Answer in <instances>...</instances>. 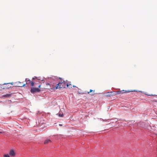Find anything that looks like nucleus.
Returning <instances> with one entry per match:
<instances>
[{
	"label": "nucleus",
	"mask_w": 157,
	"mask_h": 157,
	"mask_svg": "<svg viewBox=\"0 0 157 157\" xmlns=\"http://www.w3.org/2000/svg\"><path fill=\"white\" fill-rule=\"evenodd\" d=\"M67 82L65 81H61L56 85V86L55 88L56 89H58L61 88H64L66 85Z\"/></svg>",
	"instance_id": "obj_1"
},
{
	"label": "nucleus",
	"mask_w": 157,
	"mask_h": 157,
	"mask_svg": "<svg viewBox=\"0 0 157 157\" xmlns=\"http://www.w3.org/2000/svg\"><path fill=\"white\" fill-rule=\"evenodd\" d=\"M30 91L32 93H34L36 92H39L40 91V90L39 88L32 87L31 88Z\"/></svg>",
	"instance_id": "obj_2"
},
{
	"label": "nucleus",
	"mask_w": 157,
	"mask_h": 157,
	"mask_svg": "<svg viewBox=\"0 0 157 157\" xmlns=\"http://www.w3.org/2000/svg\"><path fill=\"white\" fill-rule=\"evenodd\" d=\"M10 155L12 157H14L16 155V153L13 150H10L9 152Z\"/></svg>",
	"instance_id": "obj_3"
},
{
	"label": "nucleus",
	"mask_w": 157,
	"mask_h": 157,
	"mask_svg": "<svg viewBox=\"0 0 157 157\" xmlns=\"http://www.w3.org/2000/svg\"><path fill=\"white\" fill-rule=\"evenodd\" d=\"M16 86L22 87L24 86L25 85V84H22L21 82H16Z\"/></svg>",
	"instance_id": "obj_4"
},
{
	"label": "nucleus",
	"mask_w": 157,
	"mask_h": 157,
	"mask_svg": "<svg viewBox=\"0 0 157 157\" xmlns=\"http://www.w3.org/2000/svg\"><path fill=\"white\" fill-rule=\"evenodd\" d=\"M113 92H109L107 93H106L105 94V97H110L112 95H113Z\"/></svg>",
	"instance_id": "obj_5"
},
{
	"label": "nucleus",
	"mask_w": 157,
	"mask_h": 157,
	"mask_svg": "<svg viewBox=\"0 0 157 157\" xmlns=\"http://www.w3.org/2000/svg\"><path fill=\"white\" fill-rule=\"evenodd\" d=\"M10 87H5L3 85H1L0 86V90H2V89H9Z\"/></svg>",
	"instance_id": "obj_6"
},
{
	"label": "nucleus",
	"mask_w": 157,
	"mask_h": 157,
	"mask_svg": "<svg viewBox=\"0 0 157 157\" xmlns=\"http://www.w3.org/2000/svg\"><path fill=\"white\" fill-rule=\"evenodd\" d=\"M51 140L49 139H47L44 142V144H47L50 142H51Z\"/></svg>",
	"instance_id": "obj_7"
},
{
	"label": "nucleus",
	"mask_w": 157,
	"mask_h": 157,
	"mask_svg": "<svg viewBox=\"0 0 157 157\" xmlns=\"http://www.w3.org/2000/svg\"><path fill=\"white\" fill-rule=\"evenodd\" d=\"M25 81L26 82V84H29L30 82V80L29 79H28V78L25 79Z\"/></svg>",
	"instance_id": "obj_8"
},
{
	"label": "nucleus",
	"mask_w": 157,
	"mask_h": 157,
	"mask_svg": "<svg viewBox=\"0 0 157 157\" xmlns=\"http://www.w3.org/2000/svg\"><path fill=\"white\" fill-rule=\"evenodd\" d=\"M66 86L67 87H68L70 88H72V86L71 84H68V83H66Z\"/></svg>",
	"instance_id": "obj_9"
},
{
	"label": "nucleus",
	"mask_w": 157,
	"mask_h": 157,
	"mask_svg": "<svg viewBox=\"0 0 157 157\" xmlns=\"http://www.w3.org/2000/svg\"><path fill=\"white\" fill-rule=\"evenodd\" d=\"M121 94H122L127 92H130V91H127L126 90H121Z\"/></svg>",
	"instance_id": "obj_10"
},
{
	"label": "nucleus",
	"mask_w": 157,
	"mask_h": 157,
	"mask_svg": "<svg viewBox=\"0 0 157 157\" xmlns=\"http://www.w3.org/2000/svg\"><path fill=\"white\" fill-rule=\"evenodd\" d=\"M11 96L10 94H6V95H3V97H9Z\"/></svg>",
	"instance_id": "obj_11"
},
{
	"label": "nucleus",
	"mask_w": 157,
	"mask_h": 157,
	"mask_svg": "<svg viewBox=\"0 0 157 157\" xmlns=\"http://www.w3.org/2000/svg\"><path fill=\"white\" fill-rule=\"evenodd\" d=\"M4 157H10V155L8 154H5L3 155Z\"/></svg>",
	"instance_id": "obj_12"
},
{
	"label": "nucleus",
	"mask_w": 157,
	"mask_h": 157,
	"mask_svg": "<svg viewBox=\"0 0 157 157\" xmlns=\"http://www.w3.org/2000/svg\"><path fill=\"white\" fill-rule=\"evenodd\" d=\"M59 117H63V113H59Z\"/></svg>",
	"instance_id": "obj_13"
},
{
	"label": "nucleus",
	"mask_w": 157,
	"mask_h": 157,
	"mask_svg": "<svg viewBox=\"0 0 157 157\" xmlns=\"http://www.w3.org/2000/svg\"><path fill=\"white\" fill-rule=\"evenodd\" d=\"M121 91H119L116 92V94H121Z\"/></svg>",
	"instance_id": "obj_14"
},
{
	"label": "nucleus",
	"mask_w": 157,
	"mask_h": 157,
	"mask_svg": "<svg viewBox=\"0 0 157 157\" xmlns=\"http://www.w3.org/2000/svg\"><path fill=\"white\" fill-rule=\"evenodd\" d=\"M94 91H95V90H90V92H87V93H88V94H89V93H90V92H94Z\"/></svg>",
	"instance_id": "obj_15"
},
{
	"label": "nucleus",
	"mask_w": 157,
	"mask_h": 157,
	"mask_svg": "<svg viewBox=\"0 0 157 157\" xmlns=\"http://www.w3.org/2000/svg\"><path fill=\"white\" fill-rule=\"evenodd\" d=\"M30 83H31V86H33L34 84V83L33 82H30Z\"/></svg>",
	"instance_id": "obj_16"
},
{
	"label": "nucleus",
	"mask_w": 157,
	"mask_h": 157,
	"mask_svg": "<svg viewBox=\"0 0 157 157\" xmlns=\"http://www.w3.org/2000/svg\"><path fill=\"white\" fill-rule=\"evenodd\" d=\"M41 86V85L40 84L38 86V87L39 88H40Z\"/></svg>",
	"instance_id": "obj_17"
},
{
	"label": "nucleus",
	"mask_w": 157,
	"mask_h": 157,
	"mask_svg": "<svg viewBox=\"0 0 157 157\" xmlns=\"http://www.w3.org/2000/svg\"><path fill=\"white\" fill-rule=\"evenodd\" d=\"M10 83H4V84H3V85H7V84H10Z\"/></svg>",
	"instance_id": "obj_18"
},
{
	"label": "nucleus",
	"mask_w": 157,
	"mask_h": 157,
	"mask_svg": "<svg viewBox=\"0 0 157 157\" xmlns=\"http://www.w3.org/2000/svg\"><path fill=\"white\" fill-rule=\"evenodd\" d=\"M50 85V84L49 83H48L47 84V86H49Z\"/></svg>",
	"instance_id": "obj_19"
},
{
	"label": "nucleus",
	"mask_w": 157,
	"mask_h": 157,
	"mask_svg": "<svg viewBox=\"0 0 157 157\" xmlns=\"http://www.w3.org/2000/svg\"><path fill=\"white\" fill-rule=\"evenodd\" d=\"M59 125L60 126H62V124H59Z\"/></svg>",
	"instance_id": "obj_20"
},
{
	"label": "nucleus",
	"mask_w": 157,
	"mask_h": 157,
	"mask_svg": "<svg viewBox=\"0 0 157 157\" xmlns=\"http://www.w3.org/2000/svg\"><path fill=\"white\" fill-rule=\"evenodd\" d=\"M5 86V87H9V85H8V86ZM10 87H11V86H10Z\"/></svg>",
	"instance_id": "obj_21"
},
{
	"label": "nucleus",
	"mask_w": 157,
	"mask_h": 157,
	"mask_svg": "<svg viewBox=\"0 0 157 157\" xmlns=\"http://www.w3.org/2000/svg\"><path fill=\"white\" fill-rule=\"evenodd\" d=\"M50 89H55V88H54V87H53V88H51Z\"/></svg>",
	"instance_id": "obj_22"
},
{
	"label": "nucleus",
	"mask_w": 157,
	"mask_h": 157,
	"mask_svg": "<svg viewBox=\"0 0 157 157\" xmlns=\"http://www.w3.org/2000/svg\"><path fill=\"white\" fill-rule=\"evenodd\" d=\"M94 93H93V94H91V95H94Z\"/></svg>",
	"instance_id": "obj_23"
},
{
	"label": "nucleus",
	"mask_w": 157,
	"mask_h": 157,
	"mask_svg": "<svg viewBox=\"0 0 157 157\" xmlns=\"http://www.w3.org/2000/svg\"><path fill=\"white\" fill-rule=\"evenodd\" d=\"M150 95V96H154V95H152V94H151V95Z\"/></svg>",
	"instance_id": "obj_24"
},
{
	"label": "nucleus",
	"mask_w": 157,
	"mask_h": 157,
	"mask_svg": "<svg viewBox=\"0 0 157 157\" xmlns=\"http://www.w3.org/2000/svg\"><path fill=\"white\" fill-rule=\"evenodd\" d=\"M59 79H62V78H59Z\"/></svg>",
	"instance_id": "obj_25"
},
{
	"label": "nucleus",
	"mask_w": 157,
	"mask_h": 157,
	"mask_svg": "<svg viewBox=\"0 0 157 157\" xmlns=\"http://www.w3.org/2000/svg\"><path fill=\"white\" fill-rule=\"evenodd\" d=\"M73 87H75V86H73Z\"/></svg>",
	"instance_id": "obj_26"
},
{
	"label": "nucleus",
	"mask_w": 157,
	"mask_h": 157,
	"mask_svg": "<svg viewBox=\"0 0 157 157\" xmlns=\"http://www.w3.org/2000/svg\"><path fill=\"white\" fill-rule=\"evenodd\" d=\"M2 133V132H0V133Z\"/></svg>",
	"instance_id": "obj_27"
}]
</instances>
